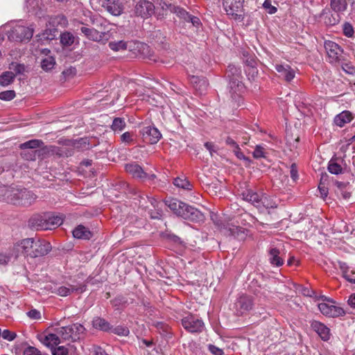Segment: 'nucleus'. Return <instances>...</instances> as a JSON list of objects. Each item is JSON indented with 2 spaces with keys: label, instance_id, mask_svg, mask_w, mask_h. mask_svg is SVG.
I'll list each match as a JSON object with an SVG mask.
<instances>
[{
  "label": "nucleus",
  "instance_id": "1",
  "mask_svg": "<svg viewBox=\"0 0 355 355\" xmlns=\"http://www.w3.org/2000/svg\"><path fill=\"white\" fill-rule=\"evenodd\" d=\"M226 77L228 79V90L232 107H239L243 101L242 93L245 90V85L242 82L241 69L233 64L227 67Z\"/></svg>",
  "mask_w": 355,
  "mask_h": 355
},
{
  "label": "nucleus",
  "instance_id": "2",
  "mask_svg": "<svg viewBox=\"0 0 355 355\" xmlns=\"http://www.w3.org/2000/svg\"><path fill=\"white\" fill-rule=\"evenodd\" d=\"M24 245L26 249V257L31 258L44 257L49 254L52 249L49 242L33 238L24 239Z\"/></svg>",
  "mask_w": 355,
  "mask_h": 355
},
{
  "label": "nucleus",
  "instance_id": "3",
  "mask_svg": "<svg viewBox=\"0 0 355 355\" xmlns=\"http://www.w3.org/2000/svg\"><path fill=\"white\" fill-rule=\"evenodd\" d=\"M33 28L17 25L14 26L8 33V38L11 42H28L33 35Z\"/></svg>",
  "mask_w": 355,
  "mask_h": 355
},
{
  "label": "nucleus",
  "instance_id": "4",
  "mask_svg": "<svg viewBox=\"0 0 355 355\" xmlns=\"http://www.w3.org/2000/svg\"><path fill=\"white\" fill-rule=\"evenodd\" d=\"M183 327L190 333H200L204 329L205 324L198 317L188 315L182 319Z\"/></svg>",
  "mask_w": 355,
  "mask_h": 355
},
{
  "label": "nucleus",
  "instance_id": "5",
  "mask_svg": "<svg viewBox=\"0 0 355 355\" xmlns=\"http://www.w3.org/2000/svg\"><path fill=\"white\" fill-rule=\"evenodd\" d=\"M155 7L153 2L148 0H139L134 8V13L137 17L148 19L155 13Z\"/></svg>",
  "mask_w": 355,
  "mask_h": 355
},
{
  "label": "nucleus",
  "instance_id": "6",
  "mask_svg": "<svg viewBox=\"0 0 355 355\" xmlns=\"http://www.w3.org/2000/svg\"><path fill=\"white\" fill-rule=\"evenodd\" d=\"M244 1L235 0H223V7L228 15H231L234 19L243 21L244 19L243 14H238V12L243 10V3Z\"/></svg>",
  "mask_w": 355,
  "mask_h": 355
},
{
  "label": "nucleus",
  "instance_id": "7",
  "mask_svg": "<svg viewBox=\"0 0 355 355\" xmlns=\"http://www.w3.org/2000/svg\"><path fill=\"white\" fill-rule=\"evenodd\" d=\"M139 134L143 141L149 144H157L162 137V134L154 125L143 126Z\"/></svg>",
  "mask_w": 355,
  "mask_h": 355
},
{
  "label": "nucleus",
  "instance_id": "8",
  "mask_svg": "<svg viewBox=\"0 0 355 355\" xmlns=\"http://www.w3.org/2000/svg\"><path fill=\"white\" fill-rule=\"evenodd\" d=\"M183 207L182 211H179V213H180L179 216L191 222H200L203 220L204 215L198 209L186 203L183 205Z\"/></svg>",
  "mask_w": 355,
  "mask_h": 355
},
{
  "label": "nucleus",
  "instance_id": "9",
  "mask_svg": "<svg viewBox=\"0 0 355 355\" xmlns=\"http://www.w3.org/2000/svg\"><path fill=\"white\" fill-rule=\"evenodd\" d=\"M19 187H0V197L2 200H6L7 202L17 205L19 198Z\"/></svg>",
  "mask_w": 355,
  "mask_h": 355
},
{
  "label": "nucleus",
  "instance_id": "10",
  "mask_svg": "<svg viewBox=\"0 0 355 355\" xmlns=\"http://www.w3.org/2000/svg\"><path fill=\"white\" fill-rule=\"evenodd\" d=\"M250 289L253 293L259 297H266L270 293V287L267 281L261 277V280L253 279L250 284Z\"/></svg>",
  "mask_w": 355,
  "mask_h": 355
},
{
  "label": "nucleus",
  "instance_id": "11",
  "mask_svg": "<svg viewBox=\"0 0 355 355\" xmlns=\"http://www.w3.org/2000/svg\"><path fill=\"white\" fill-rule=\"evenodd\" d=\"M324 46L331 62H337L341 60L340 57L343 50L337 43L327 40L324 42Z\"/></svg>",
  "mask_w": 355,
  "mask_h": 355
},
{
  "label": "nucleus",
  "instance_id": "12",
  "mask_svg": "<svg viewBox=\"0 0 355 355\" xmlns=\"http://www.w3.org/2000/svg\"><path fill=\"white\" fill-rule=\"evenodd\" d=\"M318 309L324 315L327 317L336 318L343 316L346 313L342 307L324 302L320 303Z\"/></svg>",
  "mask_w": 355,
  "mask_h": 355
},
{
  "label": "nucleus",
  "instance_id": "13",
  "mask_svg": "<svg viewBox=\"0 0 355 355\" xmlns=\"http://www.w3.org/2000/svg\"><path fill=\"white\" fill-rule=\"evenodd\" d=\"M19 199L17 202V206L24 207H28L33 205L37 198V196L26 188H20L19 189Z\"/></svg>",
  "mask_w": 355,
  "mask_h": 355
},
{
  "label": "nucleus",
  "instance_id": "14",
  "mask_svg": "<svg viewBox=\"0 0 355 355\" xmlns=\"http://www.w3.org/2000/svg\"><path fill=\"white\" fill-rule=\"evenodd\" d=\"M267 257L269 263L273 267H280L284 263V259L280 250L274 245L270 246L268 249Z\"/></svg>",
  "mask_w": 355,
  "mask_h": 355
},
{
  "label": "nucleus",
  "instance_id": "15",
  "mask_svg": "<svg viewBox=\"0 0 355 355\" xmlns=\"http://www.w3.org/2000/svg\"><path fill=\"white\" fill-rule=\"evenodd\" d=\"M239 195L243 200L250 202L259 209L261 208V196L252 189H246L239 193Z\"/></svg>",
  "mask_w": 355,
  "mask_h": 355
},
{
  "label": "nucleus",
  "instance_id": "16",
  "mask_svg": "<svg viewBox=\"0 0 355 355\" xmlns=\"http://www.w3.org/2000/svg\"><path fill=\"white\" fill-rule=\"evenodd\" d=\"M46 218L44 213L35 214L28 220V227L33 230H46Z\"/></svg>",
  "mask_w": 355,
  "mask_h": 355
},
{
  "label": "nucleus",
  "instance_id": "17",
  "mask_svg": "<svg viewBox=\"0 0 355 355\" xmlns=\"http://www.w3.org/2000/svg\"><path fill=\"white\" fill-rule=\"evenodd\" d=\"M86 288L87 284L83 283L78 285H69V287L60 286L53 293L62 297H67L72 293H82Z\"/></svg>",
  "mask_w": 355,
  "mask_h": 355
},
{
  "label": "nucleus",
  "instance_id": "18",
  "mask_svg": "<svg viewBox=\"0 0 355 355\" xmlns=\"http://www.w3.org/2000/svg\"><path fill=\"white\" fill-rule=\"evenodd\" d=\"M125 171L129 173L132 178L144 182V178L146 177V173L144 171L142 167L137 162H130L125 165Z\"/></svg>",
  "mask_w": 355,
  "mask_h": 355
},
{
  "label": "nucleus",
  "instance_id": "19",
  "mask_svg": "<svg viewBox=\"0 0 355 355\" xmlns=\"http://www.w3.org/2000/svg\"><path fill=\"white\" fill-rule=\"evenodd\" d=\"M320 17L322 19L324 23L329 26L338 24L341 19L339 12L336 11L331 12L329 9H324L320 14Z\"/></svg>",
  "mask_w": 355,
  "mask_h": 355
},
{
  "label": "nucleus",
  "instance_id": "20",
  "mask_svg": "<svg viewBox=\"0 0 355 355\" xmlns=\"http://www.w3.org/2000/svg\"><path fill=\"white\" fill-rule=\"evenodd\" d=\"M311 327L322 340L327 341L330 339V329L324 324L317 320H313L311 322Z\"/></svg>",
  "mask_w": 355,
  "mask_h": 355
},
{
  "label": "nucleus",
  "instance_id": "21",
  "mask_svg": "<svg viewBox=\"0 0 355 355\" xmlns=\"http://www.w3.org/2000/svg\"><path fill=\"white\" fill-rule=\"evenodd\" d=\"M91 144V139L88 137H81L77 139H68L64 142V146L72 147L78 151L87 150Z\"/></svg>",
  "mask_w": 355,
  "mask_h": 355
},
{
  "label": "nucleus",
  "instance_id": "22",
  "mask_svg": "<svg viewBox=\"0 0 355 355\" xmlns=\"http://www.w3.org/2000/svg\"><path fill=\"white\" fill-rule=\"evenodd\" d=\"M80 31L89 40L100 42L103 40L105 33H100L94 28H89L87 26H81Z\"/></svg>",
  "mask_w": 355,
  "mask_h": 355
},
{
  "label": "nucleus",
  "instance_id": "23",
  "mask_svg": "<svg viewBox=\"0 0 355 355\" xmlns=\"http://www.w3.org/2000/svg\"><path fill=\"white\" fill-rule=\"evenodd\" d=\"M275 69L286 82H291L295 77V71L288 64H276Z\"/></svg>",
  "mask_w": 355,
  "mask_h": 355
},
{
  "label": "nucleus",
  "instance_id": "24",
  "mask_svg": "<svg viewBox=\"0 0 355 355\" xmlns=\"http://www.w3.org/2000/svg\"><path fill=\"white\" fill-rule=\"evenodd\" d=\"M139 57L144 59H148L150 61L157 62L153 52L151 51L150 47L145 43H139L137 46Z\"/></svg>",
  "mask_w": 355,
  "mask_h": 355
},
{
  "label": "nucleus",
  "instance_id": "25",
  "mask_svg": "<svg viewBox=\"0 0 355 355\" xmlns=\"http://www.w3.org/2000/svg\"><path fill=\"white\" fill-rule=\"evenodd\" d=\"M72 233L73 237L83 240H89L93 236V233L87 227L83 225H78L73 230Z\"/></svg>",
  "mask_w": 355,
  "mask_h": 355
},
{
  "label": "nucleus",
  "instance_id": "26",
  "mask_svg": "<svg viewBox=\"0 0 355 355\" xmlns=\"http://www.w3.org/2000/svg\"><path fill=\"white\" fill-rule=\"evenodd\" d=\"M46 230H52L62 224L63 220L59 216H54L51 213L45 212Z\"/></svg>",
  "mask_w": 355,
  "mask_h": 355
},
{
  "label": "nucleus",
  "instance_id": "27",
  "mask_svg": "<svg viewBox=\"0 0 355 355\" xmlns=\"http://www.w3.org/2000/svg\"><path fill=\"white\" fill-rule=\"evenodd\" d=\"M353 119V114L348 110H345L337 114L334 118V123L339 126L343 127L347 123H349Z\"/></svg>",
  "mask_w": 355,
  "mask_h": 355
},
{
  "label": "nucleus",
  "instance_id": "28",
  "mask_svg": "<svg viewBox=\"0 0 355 355\" xmlns=\"http://www.w3.org/2000/svg\"><path fill=\"white\" fill-rule=\"evenodd\" d=\"M236 306L241 313L250 310L252 307V300L251 297L248 295L241 296L238 299Z\"/></svg>",
  "mask_w": 355,
  "mask_h": 355
},
{
  "label": "nucleus",
  "instance_id": "29",
  "mask_svg": "<svg viewBox=\"0 0 355 355\" xmlns=\"http://www.w3.org/2000/svg\"><path fill=\"white\" fill-rule=\"evenodd\" d=\"M24 246V239L14 244L9 251V254L11 256V258L17 259L21 254L26 257V249H25Z\"/></svg>",
  "mask_w": 355,
  "mask_h": 355
},
{
  "label": "nucleus",
  "instance_id": "30",
  "mask_svg": "<svg viewBox=\"0 0 355 355\" xmlns=\"http://www.w3.org/2000/svg\"><path fill=\"white\" fill-rule=\"evenodd\" d=\"M165 205L170 208V209L177 216H180V213L179 211H182L183 205H185L184 202L176 199V198H168L164 200Z\"/></svg>",
  "mask_w": 355,
  "mask_h": 355
},
{
  "label": "nucleus",
  "instance_id": "31",
  "mask_svg": "<svg viewBox=\"0 0 355 355\" xmlns=\"http://www.w3.org/2000/svg\"><path fill=\"white\" fill-rule=\"evenodd\" d=\"M92 326L96 329L110 332L112 329V325L109 322L101 317H96L92 320Z\"/></svg>",
  "mask_w": 355,
  "mask_h": 355
},
{
  "label": "nucleus",
  "instance_id": "32",
  "mask_svg": "<svg viewBox=\"0 0 355 355\" xmlns=\"http://www.w3.org/2000/svg\"><path fill=\"white\" fill-rule=\"evenodd\" d=\"M42 342L44 345L50 347L52 349L60 343V338L59 335L55 332V334H49L46 335Z\"/></svg>",
  "mask_w": 355,
  "mask_h": 355
},
{
  "label": "nucleus",
  "instance_id": "33",
  "mask_svg": "<svg viewBox=\"0 0 355 355\" xmlns=\"http://www.w3.org/2000/svg\"><path fill=\"white\" fill-rule=\"evenodd\" d=\"M15 79V74L11 71H6L0 75V85L7 87L12 84Z\"/></svg>",
  "mask_w": 355,
  "mask_h": 355
},
{
  "label": "nucleus",
  "instance_id": "34",
  "mask_svg": "<svg viewBox=\"0 0 355 355\" xmlns=\"http://www.w3.org/2000/svg\"><path fill=\"white\" fill-rule=\"evenodd\" d=\"M49 24L53 27H58L59 26L64 27L67 25L68 21L65 16L58 15L50 17Z\"/></svg>",
  "mask_w": 355,
  "mask_h": 355
},
{
  "label": "nucleus",
  "instance_id": "35",
  "mask_svg": "<svg viewBox=\"0 0 355 355\" xmlns=\"http://www.w3.org/2000/svg\"><path fill=\"white\" fill-rule=\"evenodd\" d=\"M43 141L39 139H31L28 141H26L19 145V148L21 150H37V148L42 146L43 144Z\"/></svg>",
  "mask_w": 355,
  "mask_h": 355
},
{
  "label": "nucleus",
  "instance_id": "36",
  "mask_svg": "<svg viewBox=\"0 0 355 355\" xmlns=\"http://www.w3.org/2000/svg\"><path fill=\"white\" fill-rule=\"evenodd\" d=\"M164 6L167 8H169L171 12L176 13L179 17L183 18L184 20H187V16L189 13L187 12L184 8L179 6H173L172 4H167L165 2H163L162 8H164Z\"/></svg>",
  "mask_w": 355,
  "mask_h": 355
},
{
  "label": "nucleus",
  "instance_id": "37",
  "mask_svg": "<svg viewBox=\"0 0 355 355\" xmlns=\"http://www.w3.org/2000/svg\"><path fill=\"white\" fill-rule=\"evenodd\" d=\"M226 230L228 235L232 236L238 239H243L245 236L244 229L239 226H232Z\"/></svg>",
  "mask_w": 355,
  "mask_h": 355
},
{
  "label": "nucleus",
  "instance_id": "38",
  "mask_svg": "<svg viewBox=\"0 0 355 355\" xmlns=\"http://www.w3.org/2000/svg\"><path fill=\"white\" fill-rule=\"evenodd\" d=\"M55 59L53 56H48L41 61V67L45 71H49L53 69L55 65Z\"/></svg>",
  "mask_w": 355,
  "mask_h": 355
},
{
  "label": "nucleus",
  "instance_id": "39",
  "mask_svg": "<svg viewBox=\"0 0 355 355\" xmlns=\"http://www.w3.org/2000/svg\"><path fill=\"white\" fill-rule=\"evenodd\" d=\"M330 6L334 11L340 13L347 9V3L346 0H331Z\"/></svg>",
  "mask_w": 355,
  "mask_h": 355
},
{
  "label": "nucleus",
  "instance_id": "40",
  "mask_svg": "<svg viewBox=\"0 0 355 355\" xmlns=\"http://www.w3.org/2000/svg\"><path fill=\"white\" fill-rule=\"evenodd\" d=\"M338 158H332L328 164V171L329 173L335 175L343 173L342 166L337 162Z\"/></svg>",
  "mask_w": 355,
  "mask_h": 355
},
{
  "label": "nucleus",
  "instance_id": "41",
  "mask_svg": "<svg viewBox=\"0 0 355 355\" xmlns=\"http://www.w3.org/2000/svg\"><path fill=\"white\" fill-rule=\"evenodd\" d=\"M126 123L123 118L116 117L113 119L111 128L114 132H121L125 129Z\"/></svg>",
  "mask_w": 355,
  "mask_h": 355
},
{
  "label": "nucleus",
  "instance_id": "42",
  "mask_svg": "<svg viewBox=\"0 0 355 355\" xmlns=\"http://www.w3.org/2000/svg\"><path fill=\"white\" fill-rule=\"evenodd\" d=\"M173 184L177 187L182 188L188 191L191 190L193 187L191 182L187 178H181L179 177L174 179Z\"/></svg>",
  "mask_w": 355,
  "mask_h": 355
},
{
  "label": "nucleus",
  "instance_id": "43",
  "mask_svg": "<svg viewBox=\"0 0 355 355\" xmlns=\"http://www.w3.org/2000/svg\"><path fill=\"white\" fill-rule=\"evenodd\" d=\"M74 40L75 37L69 32H64L60 35V42L64 46H71Z\"/></svg>",
  "mask_w": 355,
  "mask_h": 355
},
{
  "label": "nucleus",
  "instance_id": "44",
  "mask_svg": "<svg viewBox=\"0 0 355 355\" xmlns=\"http://www.w3.org/2000/svg\"><path fill=\"white\" fill-rule=\"evenodd\" d=\"M69 331L70 329L69 326L61 327L55 329V332L59 335L60 340L71 342Z\"/></svg>",
  "mask_w": 355,
  "mask_h": 355
},
{
  "label": "nucleus",
  "instance_id": "45",
  "mask_svg": "<svg viewBox=\"0 0 355 355\" xmlns=\"http://www.w3.org/2000/svg\"><path fill=\"white\" fill-rule=\"evenodd\" d=\"M245 71L249 80L254 81L257 78L258 69L254 65L248 64Z\"/></svg>",
  "mask_w": 355,
  "mask_h": 355
},
{
  "label": "nucleus",
  "instance_id": "46",
  "mask_svg": "<svg viewBox=\"0 0 355 355\" xmlns=\"http://www.w3.org/2000/svg\"><path fill=\"white\" fill-rule=\"evenodd\" d=\"M9 69L12 70L11 71L14 72L16 76L17 75L23 74L25 71L26 67L24 64L12 62L9 64Z\"/></svg>",
  "mask_w": 355,
  "mask_h": 355
},
{
  "label": "nucleus",
  "instance_id": "47",
  "mask_svg": "<svg viewBox=\"0 0 355 355\" xmlns=\"http://www.w3.org/2000/svg\"><path fill=\"white\" fill-rule=\"evenodd\" d=\"M110 332L120 336H127L130 334L129 329L125 326L119 325L116 327H112Z\"/></svg>",
  "mask_w": 355,
  "mask_h": 355
},
{
  "label": "nucleus",
  "instance_id": "48",
  "mask_svg": "<svg viewBox=\"0 0 355 355\" xmlns=\"http://www.w3.org/2000/svg\"><path fill=\"white\" fill-rule=\"evenodd\" d=\"M42 0H28L27 7L29 9V12H33L37 14V10H41Z\"/></svg>",
  "mask_w": 355,
  "mask_h": 355
},
{
  "label": "nucleus",
  "instance_id": "49",
  "mask_svg": "<svg viewBox=\"0 0 355 355\" xmlns=\"http://www.w3.org/2000/svg\"><path fill=\"white\" fill-rule=\"evenodd\" d=\"M21 156L27 161H34L37 159L36 150H21Z\"/></svg>",
  "mask_w": 355,
  "mask_h": 355
},
{
  "label": "nucleus",
  "instance_id": "50",
  "mask_svg": "<svg viewBox=\"0 0 355 355\" xmlns=\"http://www.w3.org/2000/svg\"><path fill=\"white\" fill-rule=\"evenodd\" d=\"M109 47L114 51L125 50L127 49V43L123 40H120L118 42H110L109 43Z\"/></svg>",
  "mask_w": 355,
  "mask_h": 355
},
{
  "label": "nucleus",
  "instance_id": "51",
  "mask_svg": "<svg viewBox=\"0 0 355 355\" xmlns=\"http://www.w3.org/2000/svg\"><path fill=\"white\" fill-rule=\"evenodd\" d=\"M233 152L234 153V155H236V157L241 159V160H243L245 162V166H250L251 162H252V160L248 157H246L241 150V148L239 147H237L235 149H233Z\"/></svg>",
  "mask_w": 355,
  "mask_h": 355
},
{
  "label": "nucleus",
  "instance_id": "52",
  "mask_svg": "<svg viewBox=\"0 0 355 355\" xmlns=\"http://www.w3.org/2000/svg\"><path fill=\"white\" fill-rule=\"evenodd\" d=\"M343 33L347 37H354V31L353 26L349 22H345L343 25Z\"/></svg>",
  "mask_w": 355,
  "mask_h": 355
},
{
  "label": "nucleus",
  "instance_id": "53",
  "mask_svg": "<svg viewBox=\"0 0 355 355\" xmlns=\"http://www.w3.org/2000/svg\"><path fill=\"white\" fill-rule=\"evenodd\" d=\"M16 96L14 90H6L0 92V99L5 101L12 100Z\"/></svg>",
  "mask_w": 355,
  "mask_h": 355
},
{
  "label": "nucleus",
  "instance_id": "54",
  "mask_svg": "<svg viewBox=\"0 0 355 355\" xmlns=\"http://www.w3.org/2000/svg\"><path fill=\"white\" fill-rule=\"evenodd\" d=\"M261 208L265 207L266 209L276 208L277 204L275 202L270 200L267 196H261Z\"/></svg>",
  "mask_w": 355,
  "mask_h": 355
},
{
  "label": "nucleus",
  "instance_id": "55",
  "mask_svg": "<svg viewBox=\"0 0 355 355\" xmlns=\"http://www.w3.org/2000/svg\"><path fill=\"white\" fill-rule=\"evenodd\" d=\"M48 150L49 151V156L56 155L58 157H64L62 147H58L55 146H49Z\"/></svg>",
  "mask_w": 355,
  "mask_h": 355
},
{
  "label": "nucleus",
  "instance_id": "56",
  "mask_svg": "<svg viewBox=\"0 0 355 355\" xmlns=\"http://www.w3.org/2000/svg\"><path fill=\"white\" fill-rule=\"evenodd\" d=\"M36 155L37 158L43 159L47 157H49V151L48 150V146H44L42 148L40 147L36 150Z\"/></svg>",
  "mask_w": 355,
  "mask_h": 355
},
{
  "label": "nucleus",
  "instance_id": "57",
  "mask_svg": "<svg viewBox=\"0 0 355 355\" xmlns=\"http://www.w3.org/2000/svg\"><path fill=\"white\" fill-rule=\"evenodd\" d=\"M1 336L3 339L7 340L8 341H12L17 337V334L15 332L11 331L8 329H4L3 331H1Z\"/></svg>",
  "mask_w": 355,
  "mask_h": 355
},
{
  "label": "nucleus",
  "instance_id": "58",
  "mask_svg": "<svg viewBox=\"0 0 355 355\" xmlns=\"http://www.w3.org/2000/svg\"><path fill=\"white\" fill-rule=\"evenodd\" d=\"M53 355H67L68 349L64 346H58L51 349Z\"/></svg>",
  "mask_w": 355,
  "mask_h": 355
},
{
  "label": "nucleus",
  "instance_id": "59",
  "mask_svg": "<svg viewBox=\"0 0 355 355\" xmlns=\"http://www.w3.org/2000/svg\"><path fill=\"white\" fill-rule=\"evenodd\" d=\"M263 7L267 10L268 13L272 15L275 14L277 9L276 7L271 5L270 0H265L263 3Z\"/></svg>",
  "mask_w": 355,
  "mask_h": 355
},
{
  "label": "nucleus",
  "instance_id": "60",
  "mask_svg": "<svg viewBox=\"0 0 355 355\" xmlns=\"http://www.w3.org/2000/svg\"><path fill=\"white\" fill-rule=\"evenodd\" d=\"M121 141L125 144H131L133 141V133L125 132L121 135Z\"/></svg>",
  "mask_w": 355,
  "mask_h": 355
},
{
  "label": "nucleus",
  "instance_id": "61",
  "mask_svg": "<svg viewBox=\"0 0 355 355\" xmlns=\"http://www.w3.org/2000/svg\"><path fill=\"white\" fill-rule=\"evenodd\" d=\"M253 157L256 159L265 157L264 148L260 145H257L253 152Z\"/></svg>",
  "mask_w": 355,
  "mask_h": 355
},
{
  "label": "nucleus",
  "instance_id": "62",
  "mask_svg": "<svg viewBox=\"0 0 355 355\" xmlns=\"http://www.w3.org/2000/svg\"><path fill=\"white\" fill-rule=\"evenodd\" d=\"M318 189L322 198H326L328 195V189L324 185V182H323V176H321L320 182L318 185Z\"/></svg>",
  "mask_w": 355,
  "mask_h": 355
},
{
  "label": "nucleus",
  "instance_id": "63",
  "mask_svg": "<svg viewBox=\"0 0 355 355\" xmlns=\"http://www.w3.org/2000/svg\"><path fill=\"white\" fill-rule=\"evenodd\" d=\"M334 184L337 187V190L336 191V192L337 193H338L342 190H344V189L348 188L349 186V182H340V181H338V180H336L334 182Z\"/></svg>",
  "mask_w": 355,
  "mask_h": 355
},
{
  "label": "nucleus",
  "instance_id": "64",
  "mask_svg": "<svg viewBox=\"0 0 355 355\" xmlns=\"http://www.w3.org/2000/svg\"><path fill=\"white\" fill-rule=\"evenodd\" d=\"M24 355H42V354L36 347L29 346L24 349Z\"/></svg>",
  "mask_w": 355,
  "mask_h": 355
}]
</instances>
